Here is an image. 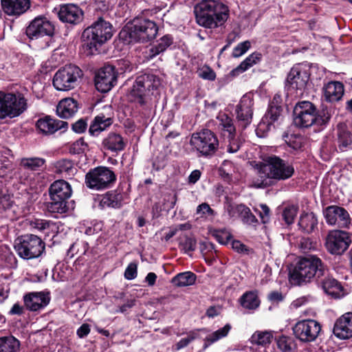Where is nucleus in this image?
Masks as SVG:
<instances>
[{"mask_svg":"<svg viewBox=\"0 0 352 352\" xmlns=\"http://www.w3.org/2000/svg\"><path fill=\"white\" fill-rule=\"evenodd\" d=\"M258 177L252 180V186L264 188L273 184V180H286L294 173V166L276 155L267 156L262 163L256 164Z\"/></svg>","mask_w":352,"mask_h":352,"instance_id":"obj_1","label":"nucleus"},{"mask_svg":"<svg viewBox=\"0 0 352 352\" xmlns=\"http://www.w3.org/2000/svg\"><path fill=\"white\" fill-rule=\"evenodd\" d=\"M197 23L206 28L222 25L229 17V9L219 0H202L194 9Z\"/></svg>","mask_w":352,"mask_h":352,"instance_id":"obj_2","label":"nucleus"},{"mask_svg":"<svg viewBox=\"0 0 352 352\" xmlns=\"http://www.w3.org/2000/svg\"><path fill=\"white\" fill-rule=\"evenodd\" d=\"M327 265L316 255L309 254L299 258L292 273V278L298 285L321 277L326 272Z\"/></svg>","mask_w":352,"mask_h":352,"instance_id":"obj_3","label":"nucleus"},{"mask_svg":"<svg viewBox=\"0 0 352 352\" xmlns=\"http://www.w3.org/2000/svg\"><path fill=\"white\" fill-rule=\"evenodd\" d=\"M112 36L113 30L111 23L99 17L83 31L82 34L83 45L90 50V54H93L98 50V47L109 40Z\"/></svg>","mask_w":352,"mask_h":352,"instance_id":"obj_4","label":"nucleus"},{"mask_svg":"<svg viewBox=\"0 0 352 352\" xmlns=\"http://www.w3.org/2000/svg\"><path fill=\"white\" fill-rule=\"evenodd\" d=\"M131 41L146 43L154 39L158 32L157 24L144 17H135L126 26Z\"/></svg>","mask_w":352,"mask_h":352,"instance_id":"obj_5","label":"nucleus"},{"mask_svg":"<svg viewBox=\"0 0 352 352\" xmlns=\"http://www.w3.org/2000/svg\"><path fill=\"white\" fill-rule=\"evenodd\" d=\"M14 249L21 258L29 260L41 256L45 251V244L36 235L25 234L15 240Z\"/></svg>","mask_w":352,"mask_h":352,"instance_id":"obj_6","label":"nucleus"},{"mask_svg":"<svg viewBox=\"0 0 352 352\" xmlns=\"http://www.w3.org/2000/svg\"><path fill=\"white\" fill-rule=\"evenodd\" d=\"M190 144L200 156L210 157L217 151L219 142L216 134L206 129L192 133Z\"/></svg>","mask_w":352,"mask_h":352,"instance_id":"obj_7","label":"nucleus"},{"mask_svg":"<svg viewBox=\"0 0 352 352\" xmlns=\"http://www.w3.org/2000/svg\"><path fill=\"white\" fill-rule=\"evenodd\" d=\"M116 180V174L109 167L98 166L86 173L85 183L89 189L102 190L110 188Z\"/></svg>","mask_w":352,"mask_h":352,"instance_id":"obj_8","label":"nucleus"},{"mask_svg":"<svg viewBox=\"0 0 352 352\" xmlns=\"http://www.w3.org/2000/svg\"><path fill=\"white\" fill-rule=\"evenodd\" d=\"M160 85V80L157 76L153 74H144L136 78L131 95L134 98L135 102L144 106L146 103V97Z\"/></svg>","mask_w":352,"mask_h":352,"instance_id":"obj_9","label":"nucleus"},{"mask_svg":"<svg viewBox=\"0 0 352 352\" xmlns=\"http://www.w3.org/2000/svg\"><path fill=\"white\" fill-rule=\"evenodd\" d=\"M27 109V100L21 94L0 92V118L17 117Z\"/></svg>","mask_w":352,"mask_h":352,"instance_id":"obj_10","label":"nucleus"},{"mask_svg":"<svg viewBox=\"0 0 352 352\" xmlns=\"http://www.w3.org/2000/svg\"><path fill=\"white\" fill-rule=\"evenodd\" d=\"M82 76V72L78 67L67 65L56 72L53 85L58 91H69L78 85Z\"/></svg>","mask_w":352,"mask_h":352,"instance_id":"obj_11","label":"nucleus"},{"mask_svg":"<svg viewBox=\"0 0 352 352\" xmlns=\"http://www.w3.org/2000/svg\"><path fill=\"white\" fill-rule=\"evenodd\" d=\"M310 76V68L306 63L295 65L289 71L287 77V83L291 89L301 96L306 89Z\"/></svg>","mask_w":352,"mask_h":352,"instance_id":"obj_12","label":"nucleus"},{"mask_svg":"<svg viewBox=\"0 0 352 352\" xmlns=\"http://www.w3.org/2000/svg\"><path fill=\"white\" fill-rule=\"evenodd\" d=\"M315 105L309 101L298 102L294 109V123L299 128H308L316 122Z\"/></svg>","mask_w":352,"mask_h":352,"instance_id":"obj_13","label":"nucleus"},{"mask_svg":"<svg viewBox=\"0 0 352 352\" xmlns=\"http://www.w3.org/2000/svg\"><path fill=\"white\" fill-rule=\"evenodd\" d=\"M295 337L302 342H311L316 340L321 331L320 324L312 319L301 320L292 327Z\"/></svg>","mask_w":352,"mask_h":352,"instance_id":"obj_14","label":"nucleus"},{"mask_svg":"<svg viewBox=\"0 0 352 352\" xmlns=\"http://www.w3.org/2000/svg\"><path fill=\"white\" fill-rule=\"evenodd\" d=\"M351 239L349 233L333 230L326 237L325 248L333 255H342L349 247Z\"/></svg>","mask_w":352,"mask_h":352,"instance_id":"obj_15","label":"nucleus"},{"mask_svg":"<svg viewBox=\"0 0 352 352\" xmlns=\"http://www.w3.org/2000/svg\"><path fill=\"white\" fill-rule=\"evenodd\" d=\"M118 75V72L114 66L104 65L96 74V88L100 92H108L117 84Z\"/></svg>","mask_w":352,"mask_h":352,"instance_id":"obj_16","label":"nucleus"},{"mask_svg":"<svg viewBox=\"0 0 352 352\" xmlns=\"http://www.w3.org/2000/svg\"><path fill=\"white\" fill-rule=\"evenodd\" d=\"M326 222L330 226H338L340 228H349L351 219L347 210L340 206L332 205L323 210Z\"/></svg>","mask_w":352,"mask_h":352,"instance_id":"obj_17","label":"nucleus"},{"mask_svg":"<svg viewBox=\"0 0 352 352\" xmlns=\"http://www.w3.org/2000/svg\"><path fill=\"white\" fill-rule=\"evenodd\" d=\"M281 107L270 104L268 110L257 126L256 133L258 137L263 138L270 131L275 122H279L282 118Z\"/></svg>","mask_w":352,"mask_h":352,"instance_id":"obj_18","label":"nucleus"},{"mask_svg":"<svg viewBox=\"0 0 352 352\" xmlns=\"http://www.w3.org/2000/svg\"><path fill=\"white\" fill-rule=\"evenodd\" d=\"M54 27L45 17H36L27 27L25 33L30 39H37L45 36H52Z\"/></svg>","mask_w":352,"mask_h":352,"instance_id":"obj_19","label":"nucleus"},{"mask_svg":"<svg viewBox=\"0 0 352 352\" xmlns=\"http://www.w3.org/2000/svg\"><path fill=\"white\" fill-rule=\"evenodd\" d=\"M35 126L38 133L50 135L58 130L67 129L68 123L65 121L54 119L49 116H46L39 118L36 122Z\"/></svg>","mask_w":352,"mask_h":352,"instance_id":"obj_20","label":"nucleus"},{"mask_svg":"<svg viewBox=\"0 0 352 352\" xmlns=\"http://www.w3.org/2000/svg\"><path fill=\"white\" fill-rule=\"evenodd\" d=\"M253 100L250 95H244L240 100L239 104L236 106V118L243 128L249 125L252 119L253 116Z\"/></svg>","mask_w":352,"mask_h":352,"instance_id":"obj_21","label":"nucleus"},{"mask_svg":"<svg viewBox=\"0 0 352 352\" xmlns=\"http://www.w3.org/2000/svg\"><path fill=\"white\" fill-rule=\"evenodd\" d=\"M58 16L63 23L76 25L82 20L83 12L78 6L74 4H66L60 8Z\"/></svg>","mask_w":352,"mask_h":352,"instance_id":"obj_22","label":"nucleus"},{"mask_svg":"<svg viewBox=\"0 0 352 352\" xmlns=\"http://www.w3.org/2000/svg\"><path fill=\"white\" fill-rule=\"evenodd\" d=\"M337 142L340 151L352 148V126L351 123L340 122L336 127Z\"/></svg>","mask_w":352,"mask_h":352,"instance_id":"obj_23","label":"nucleus"},{"mask_svg":"<svg viewBox=\"0 0 352 352\" xmlns=\"http://www.w3.org/2000/svg\"><path fill=\"white\" fill-rule=\"evenodd\" d=\"M334 335L340 339L352 337V313H346L337 320L333 328Z\"/></svg>","mask_w":352,"mask_h":352,"instance_id":"obj_24","label":"nucleus"},{"mask_svg":"<svg viewBox=\"0 0 352 352\" xmlns=\"http://www.w3.org/2000/svg\"><path fill=\"white\" fill-rule=\"evenodd\" d=\"M324 100L331 103L340 101L344 93V87L339 81H330L325 84L322 88Z\"/></svg>","mask_w":352,"mask_h":352,"instance_id":"obj_25","label":"nucleus"},{"mask_svg":"<svg viewBox=\"0 0 352 352\" xmlns=\"http://www.w3.org/2000/svg\"><path fill=\"white\" fill-rule=\"evenodd\" d=\"M3 12L10 16H20L30 7V0H1Z\"/></svg>","mask_w":352,"mask_h":352,"instance_id":"obj_26","label":"nucleus"},{"mask_svg":"<svg viewBox=\"0 0 352 352\" xmlns=\"http://www.w3.org/2000/svg\"><path fill=\"white\" fill-rule=\"evenodd\" d=\"M51 200H63L66 201L72 195V188L68 182L60 179L54 182L50 188Z\"/></svg>","mask_w":352,"mask_h":352,"instance_id":"obj_27","label":"nucleus"},{"mask_svg":"<svg viewBox=\"0 0 352 352\" xmlns=\"http://www.w3.org/2000/svg\"><path fill=\"white\" fill-rule=\"evenodd\" d=\"M102 144L104 149L118 153L124 149L126 142L122 136L117 133H109L102 140Z\"/></svg>","mask_w":352,"mask_h":352,"instance_id":"obj_28","label":"nucleus"},{"mask_svg":"<svg viewBox=\"0 0 352 352\" xmlns=\"http://www.w3.org/2000/svg\"><path fill=\"white\" fill-rule=\"evenodd\" d=\"M316 282L329 295H336L341 289L338 280L329 275L328 268L326 269V272Z\"/></svg>","mask_w":352,"mask_h":352,"instance_id":"obj_29","label":"nucleus"},{"mask_svg":"<svg viewBox=\"0 0 352 352\" xmlns=\"http://www.w3.org/2000/svg\"><path fill=\"white\" fill-rule=\"evenodd\" d=\"M78 109L76 100L71 98L61 100L56 107V113L62 118L67 119L72 117Z\"/></svg>","mask_w":352,"mask_h":352,"instance_id":"obj_30","label":"nucleus"},{"mask_svg":"<svg viewBox=\"0 0 352 352\" xmlns=\"http://www.w3.org/2000/svg\"><path fill=\"white\" fill-rule=\"evenodd\" d=\"M24 303L30 311H38L49 303V299L43 293H30L24 296Z\"/></svg>","mask_w":352,"mask_h":352,"instance_id":"obj_31","label":"nucleus"},{"mask_svg":"<svg viewBox=\"0 0 352 352\" xmlns=\"http://www.w3.org/2000/svg\"><path fill=\"white\" fill-rule=\"evenodd\" d=\"M113 124V118L106 116L101 113L96 116L92 120L89 128V133L91 136H98L102 131L106 130Z\"/></svg>","mask_w":352,"mask_h":352,"instance_id":"obj_32","label":"nucleus"},{"mask_svg":"<svg viewBox=\"0 0 352 352\" xmlns=\"http://www.w3.org/2000/svg\"><path fill=\"white\" fill-rule=\"evenodd\" d=\"M318 220L314 212H305L300 214L298 226L299 229L307 234H311L318 230Z\"/></svg>","mask_w":352,"mask_h":352,"instance_id":"obj_33","label":"nucleus"},{"mask_svg":"<svg viewBox=\"0 0 352 352\" xmlns=\"http://www.w3.org/2000/svg\"><path fill=\"white\" fill-rule=\"evenodd\" d=\"M123 195L118 190H110L102 197L100 204L102 207L120 208L122 206Z\"/></svg>","mask_w":352,"mask_h":352,"instance_id":"obj_34","label":"nucleus"},{"mask_svg":"<svg viewBox=\"0 0 352 352\" xmlns=\"http://www.w3.org/2000/svg\"><path fill=\"white\" fill-rule=\"evenodd\" d=\"M218 128L224 137H232L236 134L233 120L226 113H219L217 117Z\"/></svg>","mask_w":352,"mask_h":352,"instance_id":"obj_35","label":"nucleus"},{"mask_svg":"<svg viewBox=\"0 0 352 352\" xmlns=\"http://www.w3.org/2000/svg\"><path fill=\"white\" fill-rule=\"evenodd\" d=\"M196 279L195 274L187 271L177 274L172 278L171 283L178 287H182L194 285Z\"/></svg>","mask_w":352,"mask_h":352,"instance_id":"obj_36","label":"nucleus"},{"mask_svg":"<svg viewBox=\"0 0 352 352\" xmlns=\"http://www.w3.org/2000/svg\"><path fill=\"white\" fill-rule=\"evenodd\" d=\"M261 58V54L258 53H253L248 56L239 66L232 69L230 75L235 77L240 74L244 72L253 65L256 64Z\"/></svg>","mask_w":352,"mask_h":352,"instance_id":"obj_37","label":"nucleus"},{"mask_svg":"<svg viewBox=\"0 0 352 352\" xmlns=\"http://www.w3.org/2000/svg\"><path fill=\"white\" fill-rule=\"evenodd\" d=\"M54 167L56 173L64 175L65 177L73 176L77 171L74 163L67 159H62L57 161L54 164Z\"/></svg>","mask_w":352,"mask_h":352,"instance_id":"obj_38","label":"nucleus"},{"mask_svg":"<svg viewBox=\"0 0 352 352\" xmlns=\"http://www.w3.org/2000/svg\"><path fill=\"white\" fill-rule=\"evenodd\" d=\"M20 348V342L14 336L0 338V352H17Z\"/></svg>","mask_w":352,"mask_h":352,"instance_id":"obj_39","label":"nucleus"},{"mask_svg":"<svg viewBox=\"0 0 352 352\" xmlns=\"http://www.w3.org/2000/svg\"><path fill=\"white\" fill-rule=\"evenodd\" d=\"M241 306L247 309L254 310L258 307L260 300L254 292L245 293L240 299Z\"/></svg>","mask_w":352,"mask_h":352,"instance_id":"obj_40","label":"nucleus"},{"mask_svg":"<svg viewBox=\"0 0 352 352\" xmlns=\"http://www.w3.org/2000/svg\"><path fill=\"white\" fill-rule=\"evenodd\" d=\"M45 163V160L44 158L34 157L22 158L19 164L24 169L36 171L40 170Z\"/></svg>","mask_w":352,"mask_h":352,"instance_id":"obj_41","label":"nucleus"},{"mask_svg":"<svg viewBox=\"0 0 352 352\" xmlns=\"http://www.w3.org/2000/svg\"><path fill=\"white\" fill-rule=\"evenodd\" d=\"M230 329V324H226L223 327L220 328L207 336L204 340V347L206 348L210 344L217 342L220 339L226 337Z\"/></svg>","mask_w":352,"mask_h":352,"instance_id":"obj_42","label":"nucleus"},{"mask_svg":"<svg viewBox=\"0 0 352 352\" xmlns=\"http://www.w3.org/2000/svg\"><path fill=\"white\" fill-rule=\"evenodd\" d=\"M173 38L169 35L166 34L162 36L158 41L157 45L151 48V53L152 56H155L161 52H164L172 43Z\"/></svg>","mask_w":352,"mask_h":352,"instance_id":"obj_43","label":"nucleus"},{"mask_svg":"<svg viewBox=\"0 0 352 352\" xmlns=\"http://www.w3.org/2000/svg\"><path fill=\"white\" fill-rule=\"evenodd\" d=\"M278 348L283 352H294L296 348L294 338L282 336L277 340Z\"/></svg>","mask_w":352,"mask_h":352,"instance_id":"obj_44","label":"nucleus"},{"mask_svg":"<svg viewBox=\"0 0 352 352\" xmlns=\"http://www.w3.org/2000/svg\"><path fill=\"white\" fill-rule=\"evenodd\" d=\"M331 116V110L327 107L323 106L318 113L316 111L315 124L319 126H325L329 122Z\"/></svg>","mask_w":352,"mask_h":352,"instance_id":"obj_45","label":"nucleus"},{"mask_svg":"<svg viewBox=\"0 0 352 352\" xmlns=\"http://www.w3.org/2000/svg\"><path fill=\"white\" fill-rule=\"evenodd\" d=\"M272 334L267 331H256L251 337V342L258 345H265L271 342Z\"/></svg>","mask_w":352,"mask_h":352,"instance_id":"obj_46","label":"nucleus"},{"mask_svg":"<svg viewBox=\"0 0 352 352\" xmlns=\"http://www.w3.org/2000/svg\"><path fill=\"white\" fill-rule=\"evenodd\" d=\"M46 208L52 213H64L67 211V202L63 200H51L47 203Z\"/></svg>","mask_w":352,"mask_h":352,"instance_id":"obj_47","label":"nucleus"},{"mask_svg":"<svg viewBox=\"0 0 352 352\" xmlns=\"http://www.w3.org/2000/svg\"><path fill=\"white\" fill-rule=\"evenodd\" d=\"M298 213V207L290 206L286 207L283 211V218L285 223L288 225L294 223V220Z\"/></svg>","mask_w":352,"mask_h":352,"instance_id":"obj_48","label":"nucleus"},{"mask_svg":"<svg viewBox=\"0 0 352 352\" xmlns=\"http://www.w3.org/2000/svg\"><path fill=\"white\" fill-rule=\"evenodd\" d=\"M242 210L241 211V219L242 221L248 225H254L257 223V219L256 217L251 212V210L249 208L243 205L241 208Z\"/></svg>","mask_w":352,"mask_h":352,"instance_id":"obj_49","label":"nucleus"},{"mask_svg":"<svg viewBox=\"0 0 352 352\" xmlns=\"http://www.w3.org/2000/svg\"><path fill=\"white\" fill-rule=\"evenodd\" d=\"M198 338V333L196 331H190L187 336L182 338L175 344V349L177 351L187 346L190 342Z\"/></svg>","mask_w":352,"mask_h":352,"instance_id":"obj_50","label":"nucleus"},{"mask_svg":"<svg viewBox=\"0 0 352 352\" xmlns=\"http://www.w3.org/2000/svg\"><path fill=\"white\" fill-rule=\"evenodd\" d=\"M88 145L82 138H79L73 142L69 146V153L72 154H80L83 153L87 148Z\"/></svg>","mask_w":352,"mask_h":352,"instance_id":"obj_51","label":"nucleus"},{"mask_svg":"<svg viewBox=\"0 0 352 352\" xmlns=\"http://www.w3.org/2000/svg\"><path fill=\"white\" fill-rule=\"evenodd\" d=\"M196 240L194 238L186 236L184 239L179 242V247L186 253L194 251L196 248Z\"/></svg>","mask_w":352,"mask_h":352,"instance_id":"obj_52","label":"nucleus"},{"mask_svg":"<svg viewBox=\"0 0 352 352\" xmlns=\"http://www.w3.org/2000/svg\"><path fill=\"white\" fill-rule=\"evenodd\" d=\"M115 3L116 0H96L95 10L104 13L111 10Z\"/></svg>","mask_w":352,"mask_h":352,"instance_id":"obj_53","label":"nucleus"},{"mask_svg":"<svg viewBox=\"0 0 352 352\" xmlns=\"http://www.w3.org/2000/svg\"><path fill=\"white\" fill-rule=\"evenodd\" d=\"M217 241L223 245H226L232 238V234L226 230H215L212 234Z\"/></svg>","mask_w":352,"mask_h":352,"instance_id":"obj_54","label":"nucleus"},{"mask_svg":"<svg viewBox=\"0 0 352 352\" xmlns=\"http://www.w3.org/2000/svg\"><path fill=\"white\" fill-rule=\"evenodd\" d=\"M28 223L32 228L39 231H43L49 228L50 225V222L49 221L38 219L29 220Z\"/></svg>","mask_w":352,"mask_h":352,"instance_id":"obj_55","label":"nucleus"},{"mask_svg":"<svg viewBox=\"0 0 352 352\" xmlns=\"http://www.w3.org/2000/svg\"><path fill=\"white\" fill-rule=\"evenodd\" d=\"M250 43L248 41L239 43L232 51V56L235 58L240 57L244 54L250 47Z\"/></svg>","mask_w":352,"mask_h":352,"instance_id":"obj_56","label":"nucleus"},{"mask_svg":"<svg viewBox=\"0 0 352 352\" xmlns=\"http://www.w3.org/2000/svg\"><path fill=\"white\" fill-rule=\"evenodd\" d=\"M299 247L303 252H307L317 248V243L309 238H302L300 241Z\"/></svg>","mask_w":352,"mask_h":352,"instance_id":"obj_57","label":"nucleus"},{"mask_svg":"<svg viewBox=\"0 0 352 352\" xmlns=\"http://www.w3.org/2000/svg\"><path fill=\"white\" fill-rule=\"evenodd\" d=\"M236 134L232 137H226L228 138V144L227 146V151L230 153L237 152L241 146L240 141L236 138Z\"/></svg>","mask_w":352,"mask_h":352,"instance_id":"obj_58","label":"nucleus"},{"mask_svg":"<svg viewBox=\"0 0 352 352\" xmlns=\"http://www.w3.org/2000/svg\"><path fill=\"white\" fill-rule=\"evenodd\" d=\"M304 140L300 135H292L289 139V146L294 150L300 149L303 146Z\"/></svg>","mask_w":352,"mask_h":352,"instance_id":"obj_59","label":"nucleus"},{"mask_svg":"<svg viewBox=\"0 0 352 352\" xmlns=\"http://www.w3.org/2000/svg\"><path fill=\"white\" fill-rule=\"evenodd\" d=\"M138 274L137 272V265L134 263H131L126 267L124 272V277L127 280H133L136 278Z\"/></svg>","mask_w":352,"mask_h":352,"instance_id":"obj_60","label":"nucleus"},{"mask_svg":"<svg viewBox=\"0 0 352 352\" xmlns=\"http://www.w3.org/2000/svg\"><path fill=\"white\" fill-rule=\"evenodd\" d=\"M243 206V204H238V205H232L229 204L227 206L226 211L229 215L230 217H236L241 216V211L242 208Z\"/></svg>","mask_w":352,"mask_h":352,"instance_id":"obj_61","label":"nucleus"},{"mask_svg":"<svg viewBox=\"0 0 352 352\" xmlns=\"http://www.w3.org/2000/svg\"><path fill=\"white\" fill-rule=\"evenodd\" d=\"M228 167H232V163L230 161L225 160L219 168V175L226 179H230L231 173L227 169Z\"/></svg>","mask_w":352,"mask_h":352,"instance_id":"obj_62","label":"nucleus"},{"mask_svg":"<svg viewBox=\"0 0 352 352\" xmlns=\"http://www.w3.org/2000/svg\"><path fill=\"white\" fill-rule=\"evenodd\" d=\"M87 128L86 120L80 119L72 124V129L77 133H84Z\"/></svg>","mask_w":352,"mask_h":352,"instance_id":"obj_63","label":"nucleus"},{"mask_svg":"<svg viewBox=\"0 0 352 352\" xmlns=\"http://www.w3.org/2000/svg\"><path fill=\"white\" fill-rule=\"evenodd\" d=\"M199 76L203 79L214 80L216 78L215 72L210 67H205L201 69Z\"/></svg>","mask_w":352,"mask_h":352,"instance_id":"obj_64","label":"nucleus"}]
</instances>
